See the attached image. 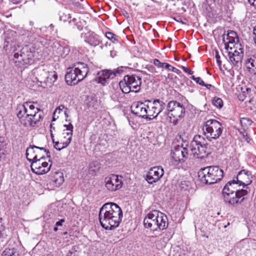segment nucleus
<instances>
[{"mask_svg":"<svg viewBox=\"0 0 256 256\" xmlns=\"http://www.w3.org/2000/svg\"><path fill=\"white\" fill-rule=\"evenodd\" d=\"M122 218L120 207L114 203H106L100 208L99 220L102 226L106 230H112L119 226Z\"/></svg>","mask_w":256,"mask_h":256,"instance_id":"obj_1","label":"nucleus"},{"mask_svg":"<svg viewBox=\"0 0 256 256\" xmlns=\"http://www.w3.org/2000/svg\"><path fill=\"white\" fill-rule=\"evenodd\" d=\"M28 34L29 40L28 44L24 46L21 50L14 54V58L17 62L22 64H26L30 62L34 57H38L40 52L43 44L40 40V38L36 34H32L29 36V32H26V34Z\"/></svg>","mask_w":256,"mask_h":256,"instance_id":"obj_2","label":"nucleus"},{"mask_svg":"<svg viewBox=\"0 0 256 256\" xmlns=\"http://www.w3.org/2000/svg\"><path fill=\"white\" fill-rule=\"evenodd\" d=\"M238 184L236 180L228 182L222 190V196L226 203L230 206L241 204L245 199L248 192L246 190L239 189Z\"/></svg>","mask_w":256,"mask_h":256,"instance_id":"obj_3","label":"nucleus"},{"mask_svg":"<svg viewBox=\"0 0 256 256\" xmlns=\"http://www.w3.org/2000/svg\"><path fill=\"white\" fill-rule=\"evenodd\" d=\"M89 72L88 65L84 62L73 64L72 67L68 68L65 76L66 82L68 84L72 86L83 80Z\"/></svg>","mask_w":256,"mask_h":256,"instance_id":"obj_4","label":"nucleus"},{"mask_svg":"<svg viewBox=\"0 0 256 256\" xmlns=\"http://www.w3.org/2000/svg\"><path fill=\"white\" fill-rule=\"evenodd\" d=\"M32 74L38 86L46 88L51 87L58 78V75L54 71L50 72L42 66L35 68L32 70Z\"/></svg>","mask_w":256,"mask_h":256,"instance_id":"obj_5","label":"nucleus"},{"mask_svg":"<svg viewBox=\"0 0 256 256\" xmlns=\"http://www.w3.org/2000/svg\"><path fill=\"white\" fill-rule=\"evenodd\" d=\"M224 176L222 170L216 166H210L201 168L198 176L203 183L212 184L220 180Z\"/></svg>","mask_w":256,"mask_h":256,"instance_id":"obj_6","label":"nucleus"},{"mask_svg":"<svg viewBox=\"0 0 256 256\" xmlns=\"http://www.w3.org/2000/svg\"><path fill=\"white\" fill-rule=\"evenodd\" d=\"M223 129L222 124L214 119L207 120L202 126L204 134L210 141L218 138L222 132Z\"/></svg>","mask_w":256,"mask_h":256,"instance_id":"obj_7","label":"nucleus"},{"mask_svg":"<svg viewBox=\"0 0 256 256\" xmlns=\"http://www.w3.org/2000/svg\"><path fill=\"white\" fill-rule=\"evenodd\" d=\"M190 147L193 156L198 158L204 159L211 153L207 147L204 138L200 135L194 136Z\"/></svg>","mask_w":256,"mask_h":256,"instance_id":"obj_8","label":"nucleus"},{"mask_svg":"<svg viewBox=\"0 0 256 256\" xmlns=\"http://www.w3.org/2000/svg\"><path fill=\"white\" fill-rule=\"evenodd\" d=\"M168 120L174 124H176L179 118L184 117V106L174 100L170 101L167 105V111L164 112Z\"/></svg>","mask_w":256,"mask_h":256,"instance_id":"obj_9","label":"nucleus"},{"mask_svg":"<svg viewBox=\"0 0 256 256\" xmlns=\"http://www.w3.org/2000/svg\"><path fill=\"white\" fill-rule=\"evenodd\" d=\"M142 78L136 74L126 75L122 80L119 82L120 87L124 93L128 94L130 92H138L140 90Z\"/></svg>","mask_w":256,"mask_h":256,"instance_id":"obj_10","label":"nucleus"},{"mask_svg":"<svg viewBox=\"0 0 256 256\" xmlns=\"http://www.w3.org/2000/svg\"><path fill=\"white\" fill-rule=\"evenodd\" d=\"M38 111L39 109L35 108L34 105L30 102H26L22 104H19L17 106L16 110V114L20 122L34 116Z\"/></svg>","mask_w":256,"mask_h":256,"instance_id":"obj_11","label":"nucleus"},{"mask_svg":"<svg viewBox=\"0 0 256 256\" xmlns=\"http://www.w3.org/2000/svg\"><path fill=\"white\" fill-rule=\"evenodd\" d=\"M64 126L66 128L64 130L62 134H58V140L54 145V148L58 150H60L69 145L72 136L73 126L72 124L70 122L68 124H64Z\"/></svg>","mask_w":256,"mask_h":256,"instance_id":"obj_12","label":"nucleus"},{"mask_svg":"<svg viewBox=\"0 0 256 256\" xmlns=\"http://www.w3.org/2000/svg\"><path fill=\"white\" fill-rule=\"evenodd\" d=\"M146 114L148 118L147 120H150L156 118L164 110L166 104L162 101L156 99L153 102L146 100Z\"/></svg>","mask_w":256,"mask_h":256,"instance_id":"obj_13","label":"nucleus"},{"mask_svg":"<svg viewBox=\"0 0 256 256\" xmlns=\"http://www.w3.org/2000/svg\"><path fill=\"white\" fill-rule=\"evenodd\" d=\"M49 154V151L44 148L38 147L34 145L30 146L26 150V158L31 163L34 160L45 159V155L50 158Z\"/></svg>","mask_w":256,"mask_h":256,"instance_id":"obj_14","label":"nucleus"},{"mask_svg":"<svg viewBox=\"0 0 256 256\" xmlns=\"http://www.w3.org/2000/svg\"><path fill=\"white\" fill-rule=\"evenodd\" d=\"M171 159L174 165L184 162L188 158V150L182 146H177L172 149L170 152Z\"/></svg>","mask_w":256,"mask_h":256,"instance_id":"obj_15","label":"nucleus"},{"mask_svg":"<svg viewBox=\"0 0 256 256\" xmlns=\"http://www.w3.org/2000/svg\"><path fill=\"white\" fill-rule=\"evenodd\" d=\"M120 178L117 175L112 174L105 178L106 187V188L112 192L119 190L122 186V177L120 176Z\"/></svg>","mask_w":256,"mask_h":256,"instance_id":"obj_16","label":"nucleus"},{"mask_svg":"<svg viewBox=\"0 0 256 256\" xmlns=\"http://www.w3.org/2000/svg\"><path fill=\"white\" fill-rule=\"evenodd\" d=\"M223 40L224 42L225 48L228 50V49L232 50L235 48V46H240V44H238V38L236 33L233 30H229L227 34H224Z\"/></svg>","mask_w":256,"mask_h":256,"instance_id":"obj_17","label":"nucleus"},{"mask_svg":"<svg viewBox=\"0 0 256 256\" xmlns=\"http://www.w3.org/2000/svg\"><path fill=\"white\" fill-rule=\"evenodd\" d=\"M45 159L38 160L32 162L30 164L32 171L37 174H46L50 170L52 164L44 161Z\"/></svg>","mask_w":256,"mask_h":256,"instance_id":"obj_18","label":"nucleus"},{"mask_svg":"<svg viewBox=\"0 0 256 256\" xmlns=\"http://www.w3.org/2000/svg\"><path fill=\"white\" fill-rule=\"evenodd\" d=\"M236 49L228 51V56L232 64L238 67L241 66L242 59L244 56V50L240 46H236Z\"/></svg>","mask_w":256,"mask_h":256,"instance_id":"obj_19","label":"nucleus"},{"mask_svg":"<svg viewBox=\"0 0 256 256\" xmlns=\"http://www.w3.org/2000/svg\"><path fill=\"white\" fill-rule=\"evenodd\" d=\"M164 170L162 166L152 168L148 172L146 180L149 184H152L158 181L164 175Z\"/></svg>","mask_w":256,"mask_h":256,"instance_id":"obj_20","label":"nucleus"},{"mask_svg":"<svg viewBox=\"0 0 256 256\" xmlns=\"http://www.w3.org/2000/svg\"><path fill=\"white\" fill-rule=\"evenodd\" d=\"M146 102H135L131 106V111L132 113L146 120L148 118V114H146Z\"/></svg>","mask_w":256,"mask_h":256,"instance_id":"obj_21","label":"nucleus"},{"mask_svg":"<svg viewBox=\"0 0 256 256\" xmlns=\"http://www.w3.org/2000/svg\"><path fill=\"white\" fill-rule=\"evenodd\" d=\"M119 73L118 70H104L98 72L96 80L98 83H101L102 84L106 82L110 78H113L116 74Z\"/></svg>","mask_w":256,"mask_h":256,"instance_id":"obj_22","label":"nucleus"},{"mask_svg":"<svg viewBox=\"0 0 256 256\" xmlns=\"http://www.w3.org/2000/svg\"><path fill=\"white\" fill-rule=\"evenodd\" d=\"M157 210H154L148 214L144 220V225L146 228L153 231L158 230V226L156 224V214Z\"/></svg>","mask_w":256,"mask_h":256,"instance_id":"obj_23","label":"nucleus"},{"mask_svg":"<svg viewBox=\"0 0 256 256\" xmlns=\"http://www.w3.org/2000/svg\"><path fill=\"white\" fill-rule=\"evenodd\" d=\"M252 174L248 170H242L240 171L236 177V181L239 184V186H243V187L246 186L252 182Z\"/></svg>","mask_w":256,"mask_h":256,"instance_id":"obj_24","label":"nucleus"},{"mask_svg":"<svg viewBox=\"0 0 256 256\" xmlns=\"http://www.w3.org/2000/svg\"><path fill=\"white\" fill-rule=\"evenodd\" d=\"M70 50L67 46H63L58 42H54L53 54L58 58H64L70 52Z\"/></svg>","mask_w":256,"mask_h":256,"instance_id":"obj_25","label":"nucleus"},{"mask_svg":"<svg viewBox=\"0 0 256 256\" xmlns=\"http://www.w3.org/2000/svg\"><path fill=\"white\" fill-rule=\"evenodd\" d=\"M156 224L158 226V230L166 229L168 226V220L167 216L162 212L157 211L156 214Z\"/></svg>","mask_w":256,"mask_h":256,"instance_id":"obj_26","label":"nucleus"},{"mask_svg":"<svg viewBox=\"0 0 256 256\" xmlns=\"http://www.w3.org/2000/svg\"><path fill=\"white\" fill-rule=\"evenodd\" d=\"M86 40L90 45L96 46L100 44V40L98 36L92 32H88L86 34Z\"/></svg>","mask_w":256,"mask_h":256,"instance_id":"obj_27","label":"nucleus"},{"mask_svg":"<svg viewBox=\"0 0 256 256\" xmlns=\"http://www.w3.org/2000/svg\"><path fill=\"white\" fill-rule=\"evenodd\" d=\"M42 115L40 114L36 113L34 116H31L28 119H26L24 121L21 122L22 124L25 126H34L42 118Z\"/></svg>","mask_w":256,"mask_h":256,"instance_id":"obj_28","label":"nucleus"},{"mask_svg":"<svg viewBox=\"0 0 256 256\" xmlns=\"http://www.w3.org/2000/svg\"><path fill=\"white\" fill-rule=\"evenodd\" d=\"M64 182V178L62 173H56L52 180L54 186L56 187L60 186Z\"/></svg>","mask_w":256,"mask_h":256,"instance_id":"obj_29","label":"nucleus"},{"mask_svg":"<svg viewBox=\"0 0 256 256\" xmlns=\"http://www.w3.org/2000/svg\"><path fill=\"white\" fill-rule=\"evenodd\" d=\"M247 67L250 68V66L256 68V56H252L249 59L246 60Z\"/></svg>","mask_w":256,"mask_h":256,"instance_id":"obj_30","label":"nucleus"},{"mask_svg":"<svg viewBox=\"0 0 256 256\" xmlns=\"http://www.w3.org/2000/svg\"><path fill=\"white\" fill-rule=\"evenodd\" d=\"M16 250L12 249L6 248L2 253L1 256H18Z\"/></svg>","mask_w":256,"mask_h":256,"instance_id":"obj_31","label":"nucleus"},{"mask_svg":"<svg viewBox=\"0 0 256 256\" xmlns=\"http://www.w3.org/2000/svg\"><path fill=\"white\" fill-rule=\"evenodd\" d=\"M252 120L248 118H242L240 120V123L244 128H247L252 124Z\"/></svg>","mask_w":256,"mask_h":256,"instance_id":"obj_32","label":"nucleus"},{"mask_svg":"<svg viewBox=\"0 0 256 256\" xmlns=\"http://www.w3.org/2000/svg\"><path fill=\"white\" fill-rule=\"evenodd\" d=\"M212 104L218 108H220L223 106L222 100L219 98L214 97L212 100Z\"/></svg>","mask_w":256,"mask_h":256,"instance_id":"obj_33","label":"nucleus"},{"mask_svg":"<svg viewBox=\"0 0 256 256\" xmlns=\"http://www.w3.org/2000/svg\"><path fill=\"white\" fill-rule=\"evenodd\" d=\"M190 182L187 180H183L181 181L180 183H178V186L180 190H188L190 186Z\"/></svg>","mask_w":256,"mask_h":256,"instance_id":"obj_34","label":"nucleus"},{"mask_svg":"<svg viewBox=\"0 0 256 256\" xmlns=\"http://www.w3.org/2000/svg\"><path fill=\"white\" fill-rule=\"evenodd\" d=\"M106 36L107 38L111 40L112 42H116L118 41L117 36L111 32H107L106 33Z\"/></svg>","mask_w":256,"mask_h":256,"instance_id":"obj_35","label":"nucleus"},{"mask_svg":"<svg viewBox=\"0 0 256 256\" xmlns=\"http://www.w3.org/2000/svg\"><path fill=\"white\" fill-rule=\"evenodd\" d=\"M153 64L154 66L160 68H166V64H167L166 62H161L158 59H154Z\"/></svg>","mask_w":256,"mask_h":256,"instance_id":"obj_36","label":"nucleus"},{"mask_svg":"<svg viewBox=\"0 0 256 256\" xmlns=\"http://www.w3.org/2000/svg\"><path fill=\"white\" fill-rule=\"evenodd\" d=\"M165 68H166V70H168L172 71V72H176V74H178L180 73V70L178 68L172 66L170 65V64H168V63L166 64Z\"/></svg>","mask_w":256,"mask_h":256,"instance_id":"obj_37","label":"nucleus"},{"mask_svg":"<svg viewBox=\"0 0 256 256\" xmlns=\"http://www.w3.org/2000/svg\"><path fill=\"white\" fill-rule=\"evenodd\" d=\"M88 102V104H98L96 100L93 97L89 98Z\"/></svg>","mask_w":256,"mask_h":256,"instance_id":"obj_38","label":"nucleus"},{"mask_svg":"<svg viewBox=\"0 0 256 256\" xmlns=\"http://www.w3.org/2000/svg\"><path fill=\"white\" fill-rule=\"evenodd\" d=\"M216 58L218 66H220L222 65V62L220 60V56L217 51H216Z\"/></svg>","mask_w":256,"mask_h":256,"instance_id":"obj_39","label":"nucleus"},{"mask_svg":"<svg viewBox=\"0 0 256 256\" xmlns=\"http://www.w3.org/2000/svg\"><path fill=\"white\" fill-rule=\"evenodd\" d=\"M195 82L200 86L205 85V83L204 82L200 77H197L196 80Z\"/></svg>","mask_w":256,"mask_h":256,"instance_id":"obj_40","label":"nucleus"},{"mask_svg":"<svg viewBox=\"0 0 256 256\" xmlns=\"http://www.w3.org/2000/svg\"><path fill=\"white\" fill-rule=\"evenodd\" d=\"M247 96L245 94V92H244L242 94L238 96V99L241 101H244L246 98Z\"/></svg>","mask_w":256,"mask_h":256,"instance_id":"obj_41","label":"nucleus"},{"mask_svg":"<svg viewBox=\"0 0 256 256\" xmlns=\"http://www.w3.org/2000/svg\"><path fill=\"white\" fill-rule=\"evenodd\" d=\"M182 68L186 72H187L190 74H194L193 71L190 70L186 66H182Z\"/></svg>","mask_w":256,"mask_h":256,"instance_id":"obj_42","label":"nucleus"},{"mask_svg":"<svg viewBox=\"0 0 256 256\" xmlns=\"http://www.w3.org/2000/svg\"><path fill=\"white\" fill-rule=\"evenodd\" d=\"M78 252L76 251L74 252H69L66 256H78Z\"/></svg>","mask_w":256,"mask_h":256,"instance_id":"obj_43","label":"nucleus"},{"mask_svg":"<svg viewBox=\"0 0 256 256\" xmlns=\"http://www.w3.org/2000/svg\"><path fill=\"white\" fill-rule=\"evenodd\" d=\"M64 222V220L61 219L60 220L56 222V226H62Z\"/></svg>","mask_w":256,"mask_h":256,"instance_id":"obj_44","label":"nucleus"},{"mask_svg":"<svg viewBox=\"0 0 256 256\" xmlns=\"http://www.w3.org/2000/svg\"><path fill=\"white\" fill-rule=\"evenodd\" d=\"M174 20L178 22L184 24V22H183L182 21V19L180 16L174 18Z\"/></svg>","mask_w":256,"mask_h":256,"instance_id":"obj_45","label":"nucleus"},{"mask_svg":"<svg viewBox=\"0 0 256 256\" xmlns=\"http://www.w3.org/2000/svg\"><path fill=\"white\" fill-rule=\"evenodd\" d=\"M242 134V136H243L246 142H248L249 140H250V138L247 136V134H245V132H244Z\"/></svg>","mask_w":256,"mask_h":256,"instance_id":"obj_46","label":"nucleus"},{"mask_svg":"<svg viewBox=\"0 0 256 256\" xmlns=\"http://www.w3.org/2000/svg\"><path fill=\"white\" fill-rule=\"evenodd\" d=\"M253 34L255 36V37L254 38V42L256 44V26L254 28Z\"/></svg>","mask_w":256,"mask_h":256,"instance_id":"obj_47","label":"nucleus"},{"mask_svg":"<svg viewBox=\"0 0 256 256\" xmlns=\"http://www.w3.org/2000/svg\"><path fill=\"white\" fill-rule=\"evenodd\" d=\"M50 136H51V138L52 139L53 143L54 144H55L56 142H54V134H52V132H50Z\"/></svg>","mask_w":256,"mask_h":256,"instance_id":"obj_48","label":"nucleus"},{"mask_svg":"<svg viewBox=\"0 0 256 256\" xmlns=\"http://www.w3.org/2000/svg\"><path fill=\"white\" fill-rule=\"evenodd\" d=\"M204 86H205L208 89H210L212 87V85L210 84H205Z\"/></svg>","mask_w":256,"mask_h":256,"instance_id":"obj_49","label":"nucleus"},{"mask_svg":"<svg viewBox=\"0 0 256 256\" xmlns=\"http://www.w3.org/2000/svg\"><path fill=\"white\" fill-rule=\"evenodd\" d=\"M55 130V128L54 126H53L52 124H50V132H52V130Z\"/></svg>","mask_w":256,"mask_h":256,"instance_id":"obj_50","label":"nucleus"},{"mask_svg":"<svg viewBox=\"0 0 256 256\" xmlns=\"http://www.w3.org/2000/svg\"><path fill=\"white\" fill-rule=\"evenodd\" d=\"M14 4H18L20 2V0H10Z\"/></svg>","mask_w":256,"mask_h":256,"instance_id":"obj_51","label":"nucleus"},{"mask_svg":"<svg viewBox=\"0 0 256 256\" xmlns=\"http://www.w3.org/2000/svg\"><path fill=\"white\" fill-rule=\"evenodd\" d=\"M64 106L63 105H60L59 107L58 110L60 111L62 110L64 108Z\"/></svg>","mask_w":256,"mask_h":256,"instance_id":"obj_52","label":"nucleus"},{"mask_svg":"<svg viewBox=\"0 0 256 256\" xmlns=\"http://www.w3.org/2000/svg\"><path fill=\"white\" fill-rule=\"evenodd\" d=\"M191 78L193 80H194V81H196V78L194 76H191Z\"/></svg>","mask_w":256,"mask_h":256,"instance_id":"obj_53","label":"nucleus"},{"mask_svg":"<svg viewBox=\"0 0 256 256\" xmlns=\"http://www.w3.org/2000/svg\"><path fill=\"white\" fill-rule=\"evenodd\" d=\"M54 232H56L58 230V228L57 226L54 227Z\"/></svg>","mask_w":256,"mask_h":256,"instance_id":"obj_54","label":"nucleus"},{"mask_svg":"<svg viewBox=\"0 0 256 256\" xmlns=\"http://www.w3.org/2000/svg\"><path fill=\"white\" fill-rule=\"evenodd\" d=\"M246 90L247 92H248V91H251V89L250 88H246Z\"/></svg>","mask_w":256,"mask_h":256,"instance_id":"obj_55","label":"nucleus"},{"mask_svg":"<svg viewBox=\"0 0 256 256\" xmlns=\"http://www.w3.org/2000/svg\"><path fill=\"white\" fill-rule=\"evenodd\" d=\"M64 114H65L66 117V118H68V114L66 112H64Z\"/></svg>","mask_w":256,"mask_h":256,"instance_id":"obj_56","label":"nucleus"},{"mask_svg":"<svg viewBox=\"0 0 256 256\" xmlns=\"http://www.w3.org/2000/svg\"><path fill=\"white\" fill-rule=\"evenodd\" d=\"M252 100L250 99V100H248V102H249L250 103V102H252Z\"/></svg>","mask_w":256,"mask_h":256,"instance_id":"obj_57","label":"nucleus"},{"mask_svg":"<svg viewBox=\"0 0 256 256\" xmlns=\"http://www.w3.org/2000/svg\"><path fill=\"white\" fill-rule=\"evenodd\" d=\"M57 110H58V108L55 110L54 113L56 112H57Z\"/></svg>","mask_w":256,"mask_h":256,"instance_id":"obj_58","label":"nucleus"},{"mask_svg":"<svg viewBox=\"0 0 256 256\" xmlns=\"http://www.w3.org/2000/svg\"><path fill=\"white\" fill-rule=\"evenodd\" d=\"M151 0L154 2H156V1H154V0Z\"/></svg>","mask_w":256,"mask_h":256,"instance_id":"obj_59","label":"nucleus"},{"mask_svg":"<svg viewBox=\"0 0 256 256\" xmlns=\"http://www.w3.org/2000/svg\"><path fill=\"white\" fill-rule=\"evenodd\" d=\"M50 26H53V25L52 24H50Z\"/></svg>","mask_w":256,"mask_h":256,"instance_id":"obj_60","label":"nucleus"},{"mask_svg":"<svg viewBox=\"0 0 256 256\" xmlns=\"http://www.w3.org/2000/svg\"><path fill=\"white\" fill-rule=\"evenodd\" d=\"M53 120H55V118H53Z\"/></svg>","mask_w":256,"mask_h":256,"instance_id":"obj_61","label":"nucleus"},{"mask_svg":"<svg viewBox=\"0 0 256 256\" xmlns=\"http://www.w3.org/2000/svg\"><path fill=\"white\" fill-rule=\"evenodd\" d=\"M67 234V232H64V234Z\"/></svg>","mask_w":256,"mask_h":256,"instance_id":"obj_62","label":"nucleus"},{"mask_svg":"<svg viewBox=\"0 0 256 256\" xmlns=\"http://www.w3.org/2000/svg\"><path fill=\"white\" fill-rule=\"evenodd\" d=\"M248 1H250V0H248Z\"/></svg>","mask_w":256,"mask_h":256,"instance_id":"obj_63","label":"nucleus"}]
</instances>
